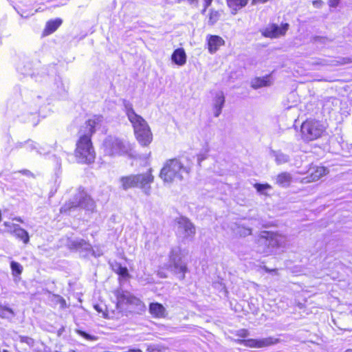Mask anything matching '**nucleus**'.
<instances>
[{
	"label": "nucleus",
	"instance_id": "nucleus-6",
	"mask_svg": "<svg viewBox=\"0 0 352 352\" xmlns=\"http://www.w3.org/2000/svg\"><path fill=\"white\" fill-rule=\"evenodd\" d=\"M77 206L80 208L93 212L96 208V202L91 196L87 192L85 188L79 186L74 197Z\"/></svg>",
	"mask_w": 352,
	"mask_h": 352
},
{
	"label": "nucleus",
	"instance_id": "nucleus-38",
	"mask_svg": "<svg viewBox=\"0 0 352 352\" xmlns=\"http://www.w3.org/2000/svg\"><path fill=\"white\" fill-rule=\"evenodd\" d=\"M269 0H252V5H258L261 3H265L267 2Z\"/></svg>",
	"mask_w": 352,
	"mask_h": 352
},
{
	"label": "nucleus",
	"instance_id": "nucleus-4",
	"mask_svg": "<svg viewBox=\"0 0 352 352\" xmlns=\"http://www.w3.org/2000/svg\"><path fill=\"white\" fill-rule=\"evenodd\" d=\"M327 126L322 121L307 118L301 124L302 138L306 142L316 140L322 136L326 131Z\"/></svg>",
	"mask_w": 352,
	"mask_h": 352
},
{
	"label": "nucleus",
	"instance_id": "nucleus-16",
	"mask_svg": "<svg viewBox=\"0 0 352 352\" xmlns=\"http://www.w3.org/2000/svg\"><path fill=\"white\" fill-rule=\"evenodd\" d=\"M250 0H226V5L232 14H236L239 11L245 8Z\"/></svg>",
	"mask_w": 352,
	"mask_h": 352
},
{
	"label": "nucleus",
	"instance_id": "nucleus-34",
	"mask_svg": "<svg viewBox=\"0 0 352 352\" xmlns=\"http://www.w3.org/2000/svg\"><path fill=\"white\" fill-rule=\"evenodd\" d=\"M213 0H204L203 8L201 10L202 14H205L209 6H211Z\"/></svg>",
	"mask_w": 352,
	"mask_h": 352
},
{
	"label": "nucleus",
	"instance_id": "nucleus-23",
	"mask_svg": "<svg viewBox=\"0 0 352 352\" xmlns=\"http://www.w3.org/2000/svg\"><path fill=\"white\" fill-rule=\"evenodd\" d=\"M292 181L291 175L289 173L283 172L276 176V183L280 186H287Z\"/></svg>",
	"mask_w": 352,
	"mask_h": 352
},
{
	"label": "nucleus",
	"instance_id": "nucleus-26",
	"mask_svg": "<svg viewBox=\"0 0 352 352\" xmlns=\"http://www.w3.org/2000/svg\"><path fill=\"white\" fill-rule=\"evenodd\" d=\"M12 275L14 277L19 276L23 270V266L18 262L12 261L10 262Z\"/></svg>",
	"mask_w": 352,
	"mask_h": 352
},
{
	"label": "nucleus",
	"instance_id": "nucleus-7",
	"mask_svg": "<svg viewBox=\"0 0 352 352\" xmlns=\"http://www.w3.org/2000/svg\"><path fill=\"white\" fill-rule=\"evenodd\" d=\"M289 28L288 23H281L280 25L270 23L265 28L261 30L263 36L270 38H278L284 36Z\"/></svg>",
	"mask_w": 352,
	"mask_h": 352
},
{
	"label": "nucleus",
	"instance_id": "nucleus-19",
	"mask_svg": "<svg viewBox=\"0 0 352 352\" xmlns=\"http://www.w3.org/2000/svg\"><path fill=\"white\" fill-rule=\"evenodd\" d=\"M62 23L63 20L60 18L47 21L43 31V35L45 36L52 34L61 25Z\"/></svg>",
	"mask_w": 352,
	"mask_h": 352
},
{
	"label": "nucleus",
	"instance_id": "nucleus-42",
	"mask_svg": "<svg viewBox=\"0 0 352 352\" xmlns=\"http://www.w3.org/2000/svg\"><path fill=\"white\" fill-rule=\"evenodd\" d=\"M3 352H8L7 351H4Z\"/></svg>",
	"mask_w": 352,
	"mask_h": 352
},
{
	"label": "nucleus",
	"instance_id": "nucleus-11",
	"mask_svg": "<svg viewBox=\"0 0 352 352\" xmlns=\"http://www.w3.org/2000/svg\"><path fill=\"white\" fill-rule=\"evenodd\" d=\"M126 115L132 124L133 132L148 126L147 122L140 115L137 114L132 106H126Z\"/></svg>",
	"mask_w": 352,
	"mask_h": 352
},
{
	"label": "nucleus",
	"instance_id": "nucleus-36",
	"mask_svg": "<svg viewBox=\"0 0 352 352\" xmlns=\"http://www.w3.org/2000/svg\"><path fill=\"white\" fill-rule=\"evenodd\" d=\"M324 4L322 0H314L312 1V5L316 8H320Z\"/></svg>",
	"mask_w": 352,
	"mask_h": 352
},
{
	"label": "nucleus",
	"instance_id": "nucleus-28",
	"mask_svg": "<svg viewBox=\"0 0 352 352\" xmlns=\"http://www.w3.org/2000/svg\"><path fill=\"white\" fill-rule=\"evenodd\" d=\"M14 314L12 309L8 307L0 305V317L8 318Z\"/></svg>",
	"mask_w": 352,
	"mask_h": 352
},
{
	"label": "nucleus",
	"instance_id": "nucleus-1",
	"mask_svg": "<svg viewBox=\"0 0 352 352\" xmlns=\"http://www.w3.org/2000/svg\"><path fill=\"white\" fill-rule=\"evenodd\" d=\"M103 122V116L94 114L88 118L78 131L74 155L76 162L80 164L90 165L95 162L96 153L92 142V137L98 126Z\"/></svg>",
	"mask_w": 352,
	"mask_h": 352
},
{
	"label": "nucleus",
	"instance_id": "nucleus-14",
	"mask_svg": "<svg viewBox=\"0 0 352 352\" xmlns=\"http://www.w3.org/2000/svg\"><path fill=\"white\" fill-rule=\"evenodd\" d=\"M104 146L109 155L120 154L125 148L124 143L118 139L106 141Z\"/></svg>",
	"mask_w": 352,
	"mask_h": 352
},
{
	"label": "nucleus",
	"instance_id": "nucleus-13",
	"mask_svg": "<svg viewBox=\"0 0 352 352\" xmlns=\"http://www.w3.org/2000/svg\"><path fill=\"white\" fill-rule=\"evenodd\" d=\"M134 135L139 144L143 146H148L153 141V134L149 126L135 131Z\"/></svg>",
	"mask_w": 352,
	"mask_h": 352
},
{
	"label": "nucleus",
	"instance_id": "nucleus-22",
	"mask_svg": "<svg viewBox=\"0 0 352 352\" xmlns=\"http://www.w3.org/2000/svg\"><path fill=\"white\" fill-rule=\"evenodd\" d=\"M222 10H215L210 9L208 14V23L210 25H214L217 21H219L221 19Z\"/></svg>",
	"mask_w": 352,
	"mask_h": 352
},
{
	"label": "nucleus",
	"instance_id": "nucleus-15",
	"mask_svg": "<svg viewBox=\"0 0 352 352\" xmlns=\"http://www.w3.org/2000/svg\"><path fill=\"white\" fill-rule=\"evenodd\" d=\"M148 311L154 318H164L167 315L165 307L160 302H151Z\"/></svg>",
	"mask_w": 352,
	"mask_h": 352
},
{
	"label": "nucleus",
	"instance_id": "nucleus-40",
	"mask_svg": "<svg viewBox=\"0 0 352 352\" xmlns=\"http://www.w3.org/2000/svg\"><path fill=\"white\" fill-rule=\"evenodd\" d=\"M20 172H21L22 174H23V175H32V174L30 173V170H26V169H25V170H21Z\"/></svg>",
	"mask_w": 352,
	"mask_h": 352
},
{
	"label": "nucleus",
	"instance_id": "nucleus-27",
	"mask_svg": "<svg viewBox=\"0 0 352 352\" xmlns=\"http://www.w3.org/2000/svg\"><path fill=\"white\" fill-rule=\"evenodd\" d=\"M115 272L120 277L124 279L130 277L128 269L126 267L122 266L120 263L118 264V268L115 270Z\"/></svg>",
	"mask_w": 352,
	"mask_h": 352
},
{
	"label": "nucleus",
	"instance_id": "nucleus-12",
	"mask_svg": "<svg viewBox=\"0 0 352 352\" xmlns=\"http://www.w3.org/2000/svg\"><path fill=\"white\" fill-rule=\"evenodd\" d=\"M225 44V40L219 35L209 34L206 37L207 49L211 54L216 53Z\"/></svg>",
	"mask_w": 352,
	"mask_h": 352
},
{
	"label": "nucleus",
	"instance_id": "nucleus-41",
	"mask_svg": "<svg viewBox=\"0 0 352 352\" xmlns=\"http://www.w3.org/2000/svg\"><path fill=\"white\" fill-rule=\"evenodd\" d=\"M86 244V242L84 241V240H81L79 243H78V245H85Z\"/></svg>",
	"mask_w": 352,
	"mask_h": 352
},
{
	"label": "nucleus",
	"instance_id": "nucleus-9",
	"mask_svg": "<svg viewBox=\"0 0 352 352\" xmlns=\"http://www.w3.org/2000/svg\"><path fill=\"white\" fill-rule=\"evenodd\" d=\"M329 173V170L327 167L323 165L311 164L309 165L307 175L303 177L302 180L306 183L315 182L328 175Z\"/></svg>",
	"mask_w": 352,
	"mask_h": 352
},
{
	"label": "nucleus",
	"instance_id": "nucleus-30",
	"mask_svg": "<svg viewBox=\"0 0 352 352\" xmlns=\"http://www.w3.org/2000/svg\"><path fill=\"white\" fill-rule=\"evenodd\" d=\"M75 332L87 340L94 341L97 340V337L91 336L81 329H76Z\"/></svg>",
	"mask_w": 352,
	"mask_h": 352
},
{
	"label": "nucleus",
	"instance_id": "nucleus-31",
	"mask_svg": "<svg viewBox=\"0 0 352 352\" xmlns=\"http://www.w3.org/2000/svg\"><path fill=\"white\" fill-rule=\"evenodd\" d=\"M254 187L258 192L263 193L264 190L272 188V186L268 184H258L256 183L254 185Z\"/></svg>",
	"mask_w": 352,
	"mask_h": 352
},
{
	"label": "nucleus",
	"instance_id": "nucleus-20",
	"mask_svg": "<svg viewBox=\"0 0 352 352\" xmlns=\"http://www.w3.org/2000/svg\"><path fill=\"white\" fill-rule=\"evenodd\" d=\"M12 233L16 238L23 241L24 244H28L30 241V236L28 232L19 226H14Z\"/></svg>",
	"mask_w": 352,
	"mask_h": 352
},
{
	"label": "nucleus",
	"instance_id": "nucleus-39",
	"mask_svg": "<svg viewBox=\"0 0 352 352\" xmlns=\"http://www.w3.org/2000/svg\"><path fill=\"white\" fill-rule=\"evenodd\" d=\"M264 270L266 272H268V273H270V272H276V269H269L266 267H263Z\"/></svg>",
	"mask_w": 352,
	"mask_h": 352
},
{
	"label": "nucleus",
	"instance_id": "nucleus-37",
	"mask_svg": "<svg viewBox=\"0 0 352 352\" xmlns=\"http://www.w3.org/2000/svg\"><path fill=\"white\" fill-rule=\"evenodd\" d=\"M340 1V0H329L328 4L329 6L331 8H336V6H338Z\"/></svg>",
	"mask_w": 352,
	"mask_h": 352
},
{
	"label": "nucleus",
	"instance_id": "nucleus-10",
	"mask_svg": "<svg viewBox=\"0 0 352 352\" xmlns=\"http://www.w3.org/2000/svg\"><path fill=\"white\" fill-rule=\"evenodd\" d=\"M237 342L247 347L260 349L274 345L279 342V339L273 337L262 339L250 338L239 340Z\"/></svg>",
	"mask_w": 352,
	"mask_h": 352
},
{
	"label": "nucleus",
	"instance_id": "nucleus-33",
	"mask_svg": "<svg viewBox=\"0 0 352 352\" xmlns=\"http://www.w3.org/2000/svg\"><path fill=\"white\" fill-rule=\"evenodd\" d=\"M236 336L239 338L245 339L249 336V331L246 329H241L236 331Z\"/></svg>",
	"mask_w": 352,
	"mask_h": 352
},
{
	"label": "nucleus",
	"instance_id": "nucleus-21",
	"mask_svg": "<svg viewBox=\"0 0 352 352\" xmlns=\"http://www.w3.org/2000/svg\"><path fill=\"white\" fill-rule=\"evenodd\" d=\"M225 102V97L222 93L216 96L213 107L214 116L218 117L221 113Z\"/></svg>",
	"mask_w": 352,
	"mask_h": 352
},
{
	"label": "nucleus",
	"instance_id": "nucleus-8",
	"mask_svg": "<svg viewBox=\"0 0 352 352\" xmlns=\"http://www.w3.org/2000/svg\"><path fill=\"white\" fill-rule=\"evenodd\" d=\"M179 233L183 239H192L196 234V228L191 221L186 217H179L176 219Z\"/></svg>",
	"mask_w": 352,
	"mask_h": 352
},
{
	"label": "nucleus",
	"instance_id": "nucleus-32",
	"mask_svg": "<svg viewBox=\"0 0 352 352\" xmlns=\"http://www.w3.org/2000/svg\"><path fill=\"white\" fill-rule=\"evenodd\" d=\"M54 298L56 299V302L58 303L60 306L61 309H65L67 307L66 300L59 295H54Z\"/></svg>",
	"mask_w": 352,
	"mask_h": 352
},
{
	"label": "nucleus",
	"instance_id": "nucleus-2",
	"mask_svg": "<svg viewBox=\"0 0 352 352\" xmlns=\"http://www.w3.org/2000/svg\"><path fill=\"white\" fill-rule=\"evenodd\" d=\"M190 169L184 166L178 158L167 160L162 168L160 177L167 183H172L175 180H182L184 173L188 174Z\"/></svg>",
	"mask_w": 352,
	"mask_h": 352
},
{
	"label": "nucleus",
	"instance_id": "nucleus-35",
	"mask_svg": "<svg viewBox=\"0 0 352 352\" xmlns=\"http://www.w3.org/2000/svg\"><path fill=\"white\" fill-rule=\"evenodd\" d=\"M189 6L193 9L199 8V0H187Z\"/></svg>",
	"mask_w": 352,
	"mask_h": 352
},
{
	"label": "nucleus",
	"instance_id": "nucleus-29",
	"mask_svg": "<svg viewBox=\"0 0 352 352\" xmlns=\"http://www.w3.org/2000/svg\"><path fill=\"white\" fill-rule=\"evenodd\" d=\"M173 267L177 273H180L182 274V278H184L185 274L187 272L188 269L186 264H179L178 263H173Z\"/></svg>",
	"mask_w": 352,
	"mask_h": 352
},
{
	"label": "nucleus",
	"instance_id": "nucleus-25",
	"mask_svg": "<svg viewBox=\"0 0 352 352\" xmlns=\"http://www.w3.org/2000/svg\"><path fill=\"white\" fill-rule=\"evenodd\" d=\"M77 208H80L74 199L73 201H68L65 202L60 208V214H67L69 212L74 210Z\"/></svg>",
	"mask_w": 352,
	"mask_h": 352
},
{
	"label": "nucleus",
	"instance_id": "nucleus-18",
	"mask_svg": "<svg viewBox=\"0 0 352 352\" xmlns=\"http://www.w3.org/2000/svg\"><path fill=\"white\" fill-rule=\"evenodd\" d=\"M272 85L271 74H267L262 77H256L251 82V87L257 89L264 87H269Z\"/></svg>",
	"mask_w": 352,
	"mask_h": 352
},
{
	"label": "nucleus",
	"instance_id": "nucleus-3",
	"mask_svg": "<svg viewBox=\"0 0 352 352\" xmlns=\"http://www.w3.org/2000/svg\"><path fill=\"white\" fill-rule=\"evenodd\" d=\"M119 181L121 188L124 190L135 188H145L149 187L150 184L154 182L153 169L149 168L144 173L122 176Z\"/></svg>",
	"mask_w": 352,
	"mask_h": 352
},
{
	"label": "nucleus",
	"instance_id": "nucleus-24",
	"mask_svg": "<svg viewBox=\"0 0 352 352\" xmlns=\"http://www.w3.org/2000/svg\"><path fill=\"white\" fill-rule=\"evenodd\" d=\"M118 302L121 304L138 305L140 299L133 295L121 294L118 297Z\"/></svg>",
	"mask_w": 352,
	"mask_h": 352
},
{
	"label": "nucleus",
	"instance_id": "nucleus-5",
	"mask_svg": "<svg viewBox=\"0 0 352 352\" xmlns=\"http://www.w3.org/2000/svg\"><path fill=\"white\" fill-rule=\"evenodd\" d=\"M280 235L278 232L271 231H263L258 235L257 243L263 250L278 248L281 245L279 240Z\"/></svg>",
	"mask_w": 352,
	"mask_h": 352
},
{
	"label": "nucleus",
	"instance_id": "nucleus-17",
	"mask_svg": "<svg viewBox=\"0 0 352 352\" xmlns=\"http://www.w3.org/2000/svg\"><path fill=\"white\" fill-rule=\"evenodd\" d=\"M186 54L184 49L182 47L175 49L171 55L172 61L178 66H182L185 65L186 63Z\"/></svg>",
	"mask_w": 352,
	"mask_h": 352
}]
</instances>
